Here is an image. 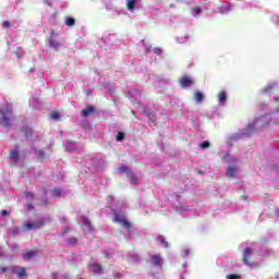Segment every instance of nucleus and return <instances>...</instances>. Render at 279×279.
<instances>
[{
    "label": "nucleus",
    "mask_w": 279,
    "mask_h": 279,
    "mask_svg": "<svg viewBox=\"0 0 279 279\" xmlns=\"http://www.w3.org/2000/svg\"><path fill=\"white\" fill-rule=\"evenodd\" d=\"M51 221V218H40L38 221L33 222V221H26L23 225L24 230H40V228H44V226L49 223Z\"/></svg>",
    "instance_id": "nucleus-1"
},
{
    "label": "nucleus",
    "mask_w": 279,
    "mask_h": 279,
    "mask_svg": "<svg viewBox=\"0 0 279 279\" xmlns=\"http://www.w3.org/2000/svg\"><path fill=\"white\" fill-rule=\"evenodd\" d=\"M113 221L114 223H119L125 230H130V228H132V222L128 220L124 214H121L119 211L113 213Z\"/></svg>",
    "instance_id": "nucleus-2"
},
{
    "label": "nucleus",
    "mask_w": 279,
    "mask_h": 279,
    "mask_svg": "<svg viewBox=\"0 0 279 279\" xmlns=\"http://www.w3.org/2000/svg\"><path fill=\"white\" fill-rule=\"evenodd\" d=\"M252 256H254V248L252 247L244 248V252L242 254V263L246 267H250V269H254V264L250 262V258H252Z\"/></svg>",
    "instance_id": "nucleus-3"
},
{
    "label": "nucleus",
    "mask_w": 279,
    "mask_h": 279,
    "mask_svg": "<svg viewBox=\"0 0 279 279\" xmlns=\"http://www.w3.org/2000/svg\"><path fill=\"white\" fill-rule=\"evenodd\" d=\"M2 123L4 128H10L12 125V110L10 108H3L0 110Z\"/></svg>",
    "instance_id": "nucleus-4"
},
{
    "label": "nucleus",
    "mask_w": 279,
    "mask_h": 279,
    "mask_svg": "<svg viewBox=\"0 0 279 279\" xmlns=\"http://www.w3.org/2000/svg\"><path fill=\"white\" fill-rule=\"evenodd\" d=\"M49 38H48V45L51 49H58L60 47V41L56 39V36H58V33H56L54 29L49 31Z\"/></svg>",
    "instance_id": "nucleus-5"
},
{
    "label": "nucleus",
    "mask_w": 279,
    "mask_h": 279,
    "mask_svg": "<svg viewBox=\"0 0 279 279\" xmlns=\"http://www.w3.org/2000/svg\"><path fill=\"white\" fill-rule=\"evenodd\" d=\"M179 84L182 86V88H191V86L194 84V81L190 76L185 75L179 80Z\"/></svg>",
    "instance_id": "nucleus-6"
},
{
    "label": "nucleus",
    "mask_w": 279,
    "mask_h": 279,
    "mask_svg": "<svg viewBox=\"0 0 279 279\" xmlns=\"http://www.w3.org/2000/svg\"><path fill=\"white\" fill-rule=\"evenodd\" d=\"M35 256H38V253L32 250H27L22 254L23 260H32Z\"/></svg>",
    "instance_id": "nucleus-7"
},
{
    "label": "nucleus",
    "mask_w": 279,
    "mask_h": 279,
    "mask_svg": "<svg viewBox=\"0 0 279 279\" xmlns=\"http://www.w3.org/2000/svg\"><path fill=\"white\" fill-rule=\"evenodd\" d=\"M150 260L154 267H162V257L160 256V254L153 255L150 257Z\"/></svg>",
    "instance_id": "nucleus-8"
},
{
    "label": "nucleus",
    "mask_w": 279,
    "mask_h": 279,
    "mask_svg": "<svg viewBox=\"0 0 279 279\" xmlns=\"http://www.w3.org/2000/svg\"><path fill=\"white\" fill-rule=\"evenodd\" d=\"M89 269H92L94 274H104V268L101 267V264L98 263L89 264Z\"/></svg>",
    "instance_id": "nucleus-9"
},
{
    "label": "nucleus",
    "mask_w": 279,
    "mask_h": 279,
    "mask_svg": "<svg viewBox=\"0 0 279 279\" xmlns=\"http://www.w3.org/2000/svg\"><path fill=\"white\" fill-rule=\"evenodd\" d=\"M93 113H95V107L88 106L82 110L81 116L84 117V119H86V117Z\"/></svg>",
    "instance_id": "nucleus-10"
},
{
    "label": "nucleus",
    "mask_w": 279,
    "mask_h": 279,
    "mask_svg": "<svg viewBox=\"0 0 279 279\" xmlns=\"http://www.w3.org/2000/svg\"><path fill=\"white\" fill-rule=\"evenodd\" d=\"M218 101L220 106H226V101H228V94L223 90L218 94Z\"/></svg>",
    "instance_id": "nucleus-11"
},
{
    "label": "nucleus",
    "mask_w": 279,
    "mask_h": 279,
    "mask_svg": "<svg viewBox=\"0 0 279 279\" xmlns=\"http://www.w3.org/2000/svg\"><path fill=\"white\" fill-rule=\"evenodd\" d=\"M10 160L14 163V165H19V160H20V155L16 150H11L10 151Z\"/></svg>",
    "instance_id": "nucleus-12"
},
{
    "label": "nucleus",
    "mask_w": 279,
    "mask_h": 279,
    "mask_svg": "<svg viewBox=\"0 0 279 279\" xmlns=\"http://www.w3.org/2000/svg\"><path fill=\"white\" fill-rule=\"evenodd\" d=\"M141 0H128L126 1V8L129 12H134V9L136 8V3H138Z\"/></svg>",
    "instance_id": "nucleus-13"
},
{
    "label": "nucleus",
    "mask_w": 279,
    "mask_h": 279,
    "mask_svg": "<svg viewBox=\"0 0 279 279\" xmlns=\"http://www.w3.org/2000/svg\"><path fill=\"white\" fill-rule=\"evenodd\" d=\"M131 184H138V177H136V174H134V172L129 171V175H128Z\"/></svg>",
    "instance_id": "nucleus-14"
},
{
    "label": "nucleus",
    "mask_w": 279,
    "mask_h": 279,
    "mask_svg": "<svg viewBox=\"0 0 279 279\" xmlns=\"http://www.w3.org/2000/svg\"><path fill=\"white\" fill-rule=\"evenodd\" d=\"M194 99L197 104H202L204 101V94H202V92H196L194 94Z\"/></svg>",
    "instance_id": "nucleus-15"
},
{
    "label": "nucleus",
    "mask_w": 279,
    "mask_h": 279,
    "mask_svg": "<svg viewBox=\"0 0 279 279\" xmlns=\"http://www.w3.org/2000/svg\"><path fill=\"white\" fill-rule=\"evenodd\" d=\"M82 221H83V225L86 226V228H88V230H93V223L86 216L82 217Z\"/></svg>",
    "instance_id": "nucleus-16"
},
{
    "label": "nucleus",
    "mask_w": 279,
    "mask_h": 279,
    "mask_svg": "<svg viewBox=\"0 0 279 279\" xmlns=\"http://www.w3.org/2000/svg\"><path fill=\"white\" fill-rule=\"evenodd\" d=\"M234 173H236V168L229 167L227 169V178H230V179L234 178Z\"/></svg>",
    "instance_id": "nucleus-17"
},
{
    "label": "nucleus",
    "mask_w": 279,
    "mask_h": 279,
    "mask_svg": "<svg viewBox=\"0 0 279 279\" xmlns=\"http://www.w3.org/2000/svg\"><path fill=\"white\" fill-rule=\"evenodd\" d=\"M157 240L159 241V243L161 245H163L165 247H169V242H167V239H165L163 235H158Z\"/></svg>",
    "instance_id": "nucleus-18"
},
{
    "label": "nucleus",
    "mask_w": 279,
    "mask_h": 279,
    "mask_svg": "<svg viewBox=\"0 0 279 279\" xmlns=\"http://www.w3.org/2000/svg\"><path fill=\"white\" fill-rule=\"evenodd\" d=\"M65 25H68V27H73V25H75V19L66 17L65 19Z\"/></svg>",
    "instance_id": "nucleus-19"
},
{
    "label": "nucleus",
    "mask_w": 279,
    "mask_h": 279,
    "mask_svg": "<svg viewBox=\"0 0 279 279\" xmlns=\"http://www.w3.org/2000/svg\"><path fill=\"white\" fill-rule=\"evenodd\" d=\"M50 118L53 120V121H60V112L58 111H52L50 113Z\"/></svg>",
    "instance_id": "nucleus-20"
},
{
    "label": "nucleus",
    "mask_w": 279,
    "mask_h": 279,
    "mask_svg": "<svg viewBox=\"0 0 279 279\" xmlns=\"http://www.w3.org/2000/svg\"><path fill=\"white\" fill-rule=\"evenodd\" d=\"M52 193H53V196H54V197H60V195H62V189L54 187V189L52 190Z\"/></svg>",
    "instance_id": "nucleus-21"
},
{
    "label": "nucleus",
    "mask_w": 279,
    "mask_h": 279,
    "mask_svg": "<svg viewBox=\"0 0 279 279\" xmlns=\"http://www.w3.org/2000/svg\"><path fill=\"white\" fill-rule=\"evenodd\" d=\"M199 147H201V149H208V147H210V142L205 141L199 144Z\"/></svg>",
    "instance_id": "nucleus-22"
},
{
    "label": "nucleus",
    "mask_w": 279,
    "mask_h": 279,
    "mask_svg": "<svg viewBox=\"0 0 279 279\" xmlns=\"http://www.w3.org/2000/svg\"><path fill=\"white\" fill-rule=\"evenodd\" d=\"M119 173H125V171H130V167L128 166H122L118 168Z\"/></svg>",
    "instance_id": "nucleus-23"
},
{
    "label": "nucleus",
    "mask_w": 279,
    "mask_h": 279,
    "mask_svg": "<svg viewBox=\"0 0 279 279\" xmlns=\"http://www.w3.org/2000/svg\"><path fill=\"white\" fill-rule=\"evenodd\" d=\"M69 245H77V238H70L68 240Z\"/></svg>",
    "instance_id": "nucleus-24"
},
{
    "label": "nucleus",
    "mask_w": 279,
    "mask_h": 279,
    "mask_svg": "<svg viewBox=\"0 0 279 279\" xmlns=\"http://www.w3.org/2000/svg\"><path fill=\"white\" fill-rule=\"evenodd\" d=\"M123 138H125V133L119 132L118 135H117V141L121 142V141H123Z\"/></svg>",
    "instance_id": "nucleus-25"
},
{
    "label": "nucleus",
    "mask_w": 279,
    "mask_h": 279,
    "mask_svg": "<svg viewBox=\"0 0 279 279\" xmlns=\"http://www.w3.org/2000/svg\"><path fill=\"white\" fill-rule=\"evenodd\" d=\"M193 12H194V14L197 16L198 14H202V9H199V7H195V8L193 9Z\"/></svg>",
    "instance_id": "nucleus-26"
},
{
    "label": "nucleus",
    "mask_w": 279,
    "mask_h": 279,
    "mask_svg": "<svg viewBox=\"0 0 279 279\" xmlns=\"http://www.w3.org/2000/svg\"><path fill=\"white\" fill-rule=\"evenodd\" d=\"M239 278H241V277L239 275H234V274L227 276V279H239Z\"/></svg>",
    "instance_id": "nucleus-27"
},
{
    "label": "nucleus",
    "mask_w": 279,
    "mask_h": 279,
    "mask_svg": "<svg viewBox=\"0 0 279 279\" xmlns=\"http://www.w3.org/2000/svg\"><path fill=\"white\" fill-rule=\"evenodd\" d=\"M44 3H46V5H48L49 8H53V3L51 2V0H44Z\"/></svg>",
    "instance_id": "nucleus-28"
},
{
    "label": "nucleus",
    "mask_w": 279,
    "mask_h": 279,
    "mask_svg": "<svg viewBox=\"0 0 279 279\" xmlns=\"http://www.w3.org/2000/svg\"><path fill=\"white\" fill-rule=\"evenodd\" d=\"M147 117L150 121H153V119H156V114L151 113V112H148L147 113Z\"/></svg>",
    "instance_id": "nucleus-29"
},
{
    "label": "nucleus",
    "mask_w": 279,
    "mask_h": 279,
    "mask_svg": "<svg viewBox=\"0 0 279 279\" xmlns=\"http://www.w3.org/2000/svg\"><path fill=\"white\" fill-rule=\"evenodd\" d=\"M10 21H4L3 22V24H2V26L5 28V29H8V27H10Z\"/></svg>",
    "instance_id": "nucleus-30"
},
{
    "label": "nucleus",
    "mask_w": 279,
    "mask_h": 279,
    "mask_svg": "<svg viewBox=\"0 0 279 279\" xmlns=\"http://www.w3.org/2000/svg\"><path fill=\"white\" fill-rule=\"evenodd\" d=\"M121 278H123V275L119 272L113 276V279H121Z\"/></svg>",
    "instance_id": "nucleus-31"
},
{
    "label": "nucleus",
    "mask_w": 279,
    "mask_h": 279,
    "mask_svg": "<svg viewBox=\"0 0 279 279\" xmlns=\"http://www.w3.org/2000/svg\"><path fill=\"white\" fill-rule=\"evenodd\" d=\"M8 271V267H0V274H5Z\"/></svg>",
    "instance_id": "nucleus-32"
},
{
    "label": "nucleus",
    "mask_w": 279,
    "mask_h": 279,
    "mask_svg": "<svg viewBox=\"0 0 279 279\" xmlns=\"http://www.w3.org/2000/svg\"><path fill=\"white\" fill-rule=\"evenodd\" d=\"M26 196H27V197H34V193H32V192H26Z\"/></svg>",
    "instance_id": "nucleus-33"
},
{
    "label": "nucleus",
    "mask_w": 279,
    "mask_h": 279,
    "mask_svg": "<svg viewBox=\"0 0 279 279\" xmlns=\"http://www.w3.org/2000/svg\"><path fill=\"white\" fill-rule=\"evenodd\" d=\"M8 215V210H2L1 211V217H5Z\"/></svg>",
    "instance_id": "nucleus-34"
},
{
    "label": "nucleus",
    "mask_w": 279,
    "mask_h": 279,
    "mask_svg": "<svg viewBox=\"0 0 279 279\" xmlns=\"http://www.w3.org/2000/svg\"><path fill=\"white\" fill-rule=\"evenodd\" d=\"M64 232H69V228H65V231Z\"/></svg>",
    "instance_id": "nucleus-35"
},
{
    "label": "nucleus",
    "mask_w": 279,
    "mask_h": 279,
    "mask_svg": "<svg viewBox=\"0 0 279 279\" xmlns=\"http://www.w3.org/2000/svg\"><path fill=\"white\" fill-rule=\"evenodd\" d=\"M275 101H279V99H278V98H275Z\"/></svg>",
    "instance_id": "nucleus-36"
},
{
    "label": "nucleus",
    "mask_w": 279,
    "mask_h": 279,
    "mask_svg": "<svg viewBox=\"0 0 279 279\" xmlns=\"http://www.w3.org/2000/svg\"><path fill=\"white\" fill-rule=\"evenodd\" d=\"M17 58H21V54H17Z\"/></svg>",
    "instance_id": "nucleus-37"
},
{
    "label": "nucleus",
    "mask_w": 279,
    "mask_h": 279,
    "mask_svg": "<svg viewBox=\"0 0 279 279\" xmlns=\"http://www.w3.org/2000/svg\"><path fill=\"white\" fill-rule=\"evenodd\" d=\"M17 58H21V54H17Z\"/></svg>",
    "instance_id": "nucleus-38"
}]
</instances>
